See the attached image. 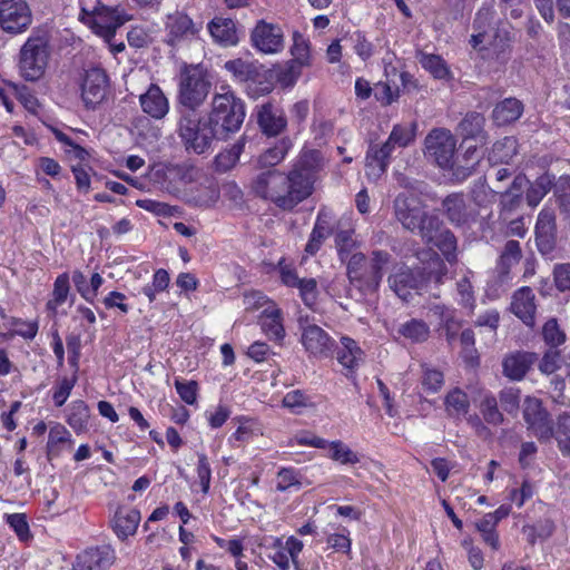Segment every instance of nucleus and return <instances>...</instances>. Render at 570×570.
Instances as JSON below:
<instances>
[{
	"label": "nucleus",
	"mask_w": 570,
	"mask_h": 570,
	"mask_svg": "<svg viewBox=\"0 0 570 570\" xmlns=\"http://www.w3.org/2000/svg\"><path fill=\"white\" fill-rule=\"evenodd\" d=\"M322 168L317 150L303 151L293 163L288 173L268 169L252 181L253 193L283 212H293L312 196Z\"/></svg>",
	"instance_id": "f257e3e1"
},
{
	"label": "nucleus",
	"mask_w": 570,
	"mask_h": 570,
	"mask_svg": "<svg viewBox=\"0 0 570 570\" xmlns=\"http://www.w3.org/2000/svg\"><path fill=\"white\" fill-rule=\"evenodd\" d=\"M206 117L223 138L227 139L230 134L240 129L245 120V102L236 96L229 85L223 83L216 87Z\"/></svg>",
	"instance_id": "f03ea898"
},
{
	"label": "nucleus",
	"mask_w": 570,
	"mask_h": 570,
	"mask_svg": "<svg viewBox=\"0 0 570 570\" xmlns=\"http://www.w3.org/2000/svg\"><path fill=\"white\" fill-rule=\"evenodd\" d=\"M391 262V255L385 250H373L371 259L361 252H355L347 261L346 274L354 286L364 294L377 291L385 268Z\"/></svg>",
	"instance_id": "7ed1b4c3"
},
{
	"label": "nucleus",
	"mask_w": 570,
	"mask_h": 570,
	"mask_svg": "<svg viewBox=\"0 0 570 570\" xmlns=\"http://www.w3.org/2000/svg\"><path fill=\"white\" fill-rule=\"evenodd\" d=\"M177 131L185 149L197 155L212 150L216 140H224L207 117H197L191 112L180 117Z\"/></svg>",
	"instance_id": "20e7f679"
},
{
	"label": "nucleus",
	"mask_w": 570,
	"mask_h": 570,
	"mask_svg": "<svg viewBox=\"0 0 570 570\" xmlns=\"http://www.w3.org/2000/svg\"><path fill=\"white\" fill-rule=\"evenodd\" d=\"M79 4L81 20L89 23L95 33L107 40H110L116 30L130 19L124 9L104 6L99 0H79Z\"/></svg>",
	"instance_id": "39448f33"
},
{
	"label": "nucleus",
	"mask_w": 570,
	"mask_h": 570,
	"mask_svg": "<svg viewBox=\"0 0 570 570\" xmlns=\"http://www.w3.org/2000/svg\"><path fill=\"white\" fill-rule=\"evenodd\" d=\"M49 59V40L46 33H32L20 49L19 69L27 81L42 77Z\"/></svg>",
	"instance_id": "423d86ee"
},
{
	"label": "nucleus",
	"mask_w": 570,
	"mask_h": 570,
	"mask_svg": "<svg viewBox=\"0 0 570 570\" xmlns=\"http://www.w3.org/2000/svg\"><path fill=\"white\" fill-rule=\"evenodd\" d=\"M210 90V81L200 66L184 68L179 77V102L195 110L203 105Z\"/></svg>",
	"instance_id": "0eeeda50"
},
{
	"label": "nucleus",
	"mask_w": 570,
	"mask_h": 570,
	"mask_svg": "<svg viewBox=\"0 0 570 570\" xmlns=\"http://www.w3.org/2000/svg\"><path fill=\"white\" fill-rule=\"evenodd\" d=\"M394 213L402 226L420 235L425 230L428 222L436 217L428 215L420 198L413 194L402 193L394 200Z\"/></svg>",
	"instance_id": "6e6552de"
},
{
	"label": "nucleus",
	"mask_w": 570,
	"mask_h": 570,
	"mask_svg": "<svg viewBox=\"0 0 570 570\" xmlns=\"http://www.w3.org/2000/svg\"><path fill=\"white\" fill-rule=\"evenodd\" d=\"M424 146L425 155L441 168L453 169L456 140L450 130L444 128L431 130L425 137Z\"/></svg>",
	"instance_id": "1a4fd4ad"
},
{
	"label": "nucleus",
	"mask_w": 570,
	"mask_h": 570,
	"mask_svg": "<svg viewBox=\"0 0 570 570\" xmlns=\"http://www.w3.org/2000/svg\"><path fill=\"white\" fill-rule=\"evenodd\" d=\"M32 22V13L26 0H0V27L12 35L24 32Z\"/></svg>",
	"instance_id": "9d476101"
},
{
	"label": "nucleus",
	"mask_w": 570,
	"mask_h": 570,
	"mask_svg": "<svg viewBox=\"0 0 570 570\" xmlns=\"http://www.w3.org/2000/svg\"><path fill=\"white\" fill-rule=\"evenodd\" d=\"M480 58L488 63V71L501 70L511 57V38L508 30L497 28L488 46L479 48Z\"/></svg>",
	"instance_id": "9b49d317"
},
{
	"label": "nucleus",
	"mask_w": 570,
	"mask_h": 570,
	"mask_svg": "<svg viewBox=\"0 0 570 570\" xmlns=\"http://www.w3.org/2000/svg\"><path fill=\"white\" fill-rule=\"evenodd\" d=\"M202 28V22H195L183 11H175L166 18V42L175 47L183 42L197 39Z\"/></svg>",
	"instance_id": "f8f14e48"
},
{
	"label": "nucleus",
	"mask_w": 570,
	"mask_h": 570,
	"mask_svg": "<svg viewBox=\"0 0 570 570\" xmlns=\"http://www.w3.org/2000/svg\"><path fill=\"white\" fill-rule=\"evenodd\" d=\"M523 419L528 430L540 441H549L553 436V426L549 413L537 397L528 396L523 403Z\"/></svg>",
	"instance_id": "ddd939ff"
},
{
	"label": "nucleus",
	"mask_w": 570,
	"mask_h": 570,
	"mask_svg": "<svg viewBox=\"0 0 570 570\" xmlns=\"http://www.w3.org/2000/svg\"><path fill=\"white\" fill-rule=\"evenodd\" d=\"M253 48L265 55H275L284 49V32L278 24L257 21L250 32Z\"/></svg>",
	"instance_id": "4468645a"
},
{
	"label": "nucleus",
	"mask_w": 570,
	"mask_h": 570,
	"mask_svg": "<svg viewBox=\"0 0 570 570\" xmlns=\"http://www.w3.org/2000/svg\"><path fill=\"white\" fill-rule=\"evenodd\" d=\"M108 77L101 68L86 71L81 83V99L87 109H95L106 98Z\"/></svg>",
	"instance_id": "2eb2a0df"
},
{
	"label": "nucleus",
	"mask_w": 570,
	"mask_h": 570,
	"mask_svg": "<svg viewBox=\"0 0 570 570\" xmlns=\"http://www.w3.org/2000/svg\"><path fill=\"white\" fill-rule=\"evenodd\" d=\"M421 236L426 244L436 247L449 263L456 259V238L451 230L441 226L438 218L428 222Z\"/></svg>",
	"instance_id": "dca6fc26"
},
{
	"label": "nucleus",
	"mask_w": 570,
	"mask_h": 570,
	"mask_svg": "<svg viewBox=\"0 0 570 570\" xmlns=\"http://www.w3.org/2000/svg\"><path fill=\"white\" fill-rule=\"evenodd\" d=\"M301 343L315 357H327L334 348V340L316 324L301 322Z\"/></svg>",
	"instance_id": "f3484780"
},
{
	"label": "nucleus",
	"mask_w": 570,
	"mask_h": 570,
	"mask_svg": "<svg viewBox=\"0 0 570 570\" xmlns=\"http://www.w3.org/2000/svg\"><path fill=\"white\" fill-rule=\"evenodd\" d=\"M449 222L458 227H469L476 220L478 210L463 194H451L442 202Z\"/></svg>",
	"instance_id": "a211bd4d"
},
{
	"label": "nucleus",
	"mask_w": 570,
	"mask_h": 570,
	"mask_svg": "<svg viewBox=\"0 0 570 570\" xmlns=\"http://www.w3.org/2000/svg\"><path fill=\"white\" fill-rule=\"evenodd\" d=\"M266 542L271 549L268 558L279 570H289L291 562L296 564L297 557L303 550V542L295 537H289L285 542L281 538L271 537Z\"/></svg>",
	"instance_id": "6ab92c4d"
},
{
	"label": "nucleus",
	"mask_w": 570,
	"mask_h": 570,
	"mask_svg": "<svg viewBox=\"0 0 570 570\" xmlns=\"http://www.w3.org/2000/svg\"><path fill=\"white\" fill-rule=\"evenodd\" d=\"M115 560L116 552L108 544L89 548L76 557L72 570H108Z\"/></svg>",
	"instance_id": "aec40b11"
},
{
	"label": "nucleus",
	"mask_w": 570,
	"mask_h": 570,
	"mask_svg": "<svg viewBox=\"0 0 570 570\" xmlns=\"http://www.w3.org/2000/svg\"><path fill=\"white\" fill-rule=\"evenodd\" d=\"M557 226L556 215L552 208L544 207L540 210L535 224V242L539 252L547 256L556 247Z\"/></svg>",
	"instance_id": "412c9836"
},
{
	"label": "nucleus",
	"mask_w": 570,
	"mask_h": 570,
	"mask_svg": "<svg viewBox=\"0 0 570 570\" xmlns=\"http://www.w3.org/2000/svg\"><path fill=\"white\" fill-rule=\"evenodd\" d=\"M511 312L527 326L532 327L535 322V295L529 286L517 289L512 295Z\"/></svg>",
	"instance_id": "4be33fe9"
},
{
	"label": "nucleus",
	"mask_w": 570,
	"mask_h": 570,
	"mask_svg": "<svg viewBox=\"0 0 570 570\" xmlns=\"http://www.w3.org/2000/svg\"><path fill=\"white\" fill-rule=\"evenodd\" d=\"M257 122L263 134L271 137L279 135L287 125L284 111L272 102L258 108Z\"/></svg>",
	"instance_id": "5701e85b"
},
{
	"label": "nucleus",
	"mask_w": 570,
	"mask_h": 570,
	"mask_svg": "<svg viewBox=\"0 0 570 570\" xmlns=\"http://www.w3.org/2000/svg\"><path fill=\"white\" fill-rule=\"evenodd\" d=\"M423 279L412 269L401 266L389 277L390 287L403 301H407L412 289H419Z\"/></svg>",
	"instance_id": "b1692460"
},
{
	"label": "nucleus",
	"mask_w": 570,
	"mask_h": 570,
	"mask_svg": "<svg viewBox=\"0 0 570 570\" xmlns=\"http://www.w3.org/2000/svg\"><path fill=\"white\" fill-rule=\"evenodd\" d=\"M141 515L137 509L118 508L111 520V527L121 541L134 535L138 529Z\"/></svg>",
	"instance_id": "393cba45"
},
{
	"label": "nucleus",
	"mask_w": 570,
	"mask_h": 570,
	"mask_svg": "<svg viewBox=\"0 0 570 570\" xmlns=\"http://www.w3.org/2000/svg\"><path fill=\"white\" fill-rule=\"evenodd\" d=\"M139 100L142 111L154 119H163L169 111L168 99L157 85H150Z\"/></svg>",
	"instance_id": "a878e982"
},
{
	"label": "nucleus",
	"mask_w": 570,
	"mask_h": 570,
	"mask_svg": "<svg viewBox=\"0 0 570 570\" xmlns=\"http://www.w3.org/2000/svg\"><path fill=\"white\" fill-rule=\"evenodd\" d=\"M259 324L265 335L274 341H282L285 336L282 311L276 304L265 307L259 317Z\"/></svg>",
	"instance_id": "bb28decb"
},
{
	"label": "nucleus",
	"mask_w": 570,
	"mask_h": 570,
	"mask_svg": "<svg viewBox=\"0 0 570 570\" xmlns=\"http://www.w3.org/2000/svg\"><path fill=\"white\" fill-rule=\"evenodd\" d=\"M333 232L332 216L325 209H321L317 214L316 222L311 233L309 239L306 244L305 252L314 255L318 252L324 239H326Z\"/></svg>",
	"instance_id": "cd10ccee"
},
{
	"label": "nucleus",
	"mask_w": 570,
	"mask_h": 570,
	"mask_svg": "<svg viewBox=\"0 0 570 570\" xmlns=\"http://www.w3.org/2000/svg\"><path fill=\"white\" fill-rule=\"evenodd\" d=\"M495 16V11L492 7H482L478 10L473 28L475 32L471 36L470 43L472 48L478 49L489 37L490 31H495L492 27V22Z\"/></svg>",
	"instance_id": "c85d7f7f"
},
{
	"label": "nucleus",
	"mask_w": 570,
	"mask_h": 570,
	"mask_svg": "<svg viewBox=\"0 0 570 570\" xmlns=\"http://www.w3.org/2000/svg\"><path fill=\"white\" fill-rule=\"evenodd\" d=\"M341 344L342 346L337 351V361L348 371V373H346V376H348L350 373H353L360 366L364 353L358 344L351 337L343 336Z\"/></svg>",
	"instance_id": "c756f323"
},
{
	"label": "nucleus",
	"mask_w": 570,
	"mask_h": 570,
	"mask_svg": "<svg viewBox=\"0 0 570 570\" xmlns=\"http://www.w3.org/2000/svg\"><path fill=\"white\" fill-rule=\"evenodd\" d=\"M214 40L223 46H235L238 42L235 22L230 18L215 17L208 23Z\"/></svg>",
	"instance_id": "7c9ffc66"
},
{
	"label": "nucleus",
	"mask_w": 570,
	"mask_h": 570,
	"mask_svg": "<svg viewBox=\"0 0 570 570\" xmlns=\"http://www.w3.org/2000/svg\"><path fill=\"white\" fill-rule=\"evenodd\" d=\"M532 364V355L528 353L517 352L504 357L502 366L503 374L514 381L524 377Z\"/></svg>",
	"instance_id": "2f4dec72"
},
{
	"label": "nucleus",
	"mask_w": 570,
	"mask_h": 570,
	"mask_svg": "<svg viewBox=\"0 0 570 570\" xmlns=\"http://www.w3.org/2000/svg\"><path fill=\"white\" fill-rule=\"evenodd\" d=\"M235 421L237 422L238 426L228 440L233 446L248 443L255 436L263 434L259 422L253 417L238 416L235 419Z\"/></svg>",
	"instance_id": "473e14b6"
},
{
	"label": "nucleus",
	"mask_w": 570,
	"mask_h": 570,
	"mask_svg": "<svg viewBox=\"0 0 570 570\" xmlns=\"http://www.w3.org/2000/svg\"><path fill=\"white\" fill-rule=\"evenodd\" d=\"M417 61L424 70L439 80H450L453 76L446 61L439 55L419 52Z\"/></svg>",
	"instance_id": "72a5a7b5"
},
{
	"label": "nucleus",
	"mask_w": 570,
	"mask_h": 570,
	"mask_svg": "<svg viewBox=\"0 0 570 570\" xmlns=\"http://www.w3.org/2000/svg\"><path fill=\"white\" fill-rule=\"evenodd\" d=\"M523 111V105L515 98H507L493 109V119L499 126L518 120Z\"/></svg>",
	"instance_id": "f704fd0d"
},
{
	"label": "nucleus",
	"mask_w": 570,
	"mask_h": 570,
	"mask_svg": "<svg viewBox=\"0 0 570 570\" xmlns=\"http://www.w3.org/2000/svg\"><path fill=\"white\" fill-rule=\"evenodd\" d=\"M224 68L240 83L256 81L259 76V69L255 63L239 58L226 61Z\"/></svg>",
	"instance_id": "c9c22d12"
},
{
	"label": "nucleus",
	"mask_w": 570,
	"mask_h": 570,
	"mask_svg": "<svg viewBox=\"0 0 570 570\" xmlns=\"http://www.w3.org/2000/svg\"><path fill=\"white\" fill-rule=\"evenodd\" d=\"M554 184V176L544 173L539 176L533 183L529 181L525 199L530 207H537L544 196L551 190Z\"/></svg>",
	"instance_id": "e433bc0d"
},
{
	"label": "nucleus",
	"mask_w": 570,
	"mask_h": 570,
	"mask_svg": "<svg viewBox=\"0 0 570 570\" xmlns=\"http://www.w3.org/2000/svg\"><path fill=\"white\" fill-rule=\"evenodd\" d=\"M444 406L450 417L460 419L466 415L470 410L468 394L459 387L451 390L444 397Z\"/></svg>",
	"instance_id": "4c0bfd02"
},
{
	"label": "nucleus",
	"mask_w": 570,
	"mask_h": 570,
	"mask_svg": "<svg viewBox=\"0 0 570 570\" xmlns=\"http://www.w3.org/2000/svg\"><path fill=\"white\" fill-rule=\"evenodd\" d=\"M390 159L384 157L379 145H371L365 157V174L370 179H379L387 169Z\"/></svg>",
	"instance_id": "58836bf2"
},
{
	"label": "nucleus",
	"mask_w": 570,
	"mask_h": 570,
	"mask_svg": "<svg viewBox=\"0 0 570 570\" xmlns=\"http://www.w3.org/2000/svg\"><path fill=\"white\" fill-rule=\"evenodd\" d=\"M69 293L70 276L68 273H62L55 279L51 298L46 304L47 311L55 315L58 307L67 302Z\"/></svg>",
	"instance_id": "ea45409f"
},
{
	"label": "nucleus",
	"mask_w": 570,
	"mask_h": 570,
	"mask_svg": "<svg viewBox=\"0 0 570 570\" xmlns=\"http://www.w3.org/2000/svg\"><path fill=\"white\" fill-rule=\"evenodd\" d=\"M89 417V407L83 401L77 400L70 404L67 422L77 434L87 431Z\"/></svg>",
	"instance_id": "a19ab883"
},
{
	"label": "nucleus",
	"mask_w": 570,
	"mask_h": 570,
	"mask_svg": "<svg viewBox=\"0 0 570 570\" xmlns=\"http://www.w3.org/2000/svg\"><path fill=\"white\" fill-rule=\"evenodd\" d=\"M397 334L412 343H422L429 338L430 328L424 321L411 318L400 324Z\"/></svg>",
	"instance_id": "79ce46f5"
},
{
	"label": "nucleus",
	"mask_w": 570,
	"mask_h": 570,
	"mask_svg": "<svg viewBox=\"0 0 570 570\" xmlns=\"http://www.w3.org/2000/svg\"><path fill=\"white\" fill-rule=\"evenodd\" d=\"M517 139L513 137H504L494 142L489 160L492 164H508L517 155Z\"/></svg>",
	"instance_id": "37998d69"
},
{
	"label": "nucleus",
	"mask_w": 570,
	"mask_h": 570,
	"mask_svg": "<svg viewBox=\"0 0 570 570\" xmlns=\"http://www.w3.org/2000/svg\"><path fill=\"white\" fill-rule=\"evenodd\" d=\"M483 420L491 425H500L503 422V414L498 407L497 397L489 391L481 392V401L479 404Z\"/></svg>",
	"instance_id": "c03bdc74"
},
{
	"label": "nucleus",
	"mask_w": 570,
	"mask_h": 570,
	"mask_svg": "<svg viewBox=\"0 0 570 570\" xmlns=\"http://www.w3.org/2000/svg\"><path fill=\"white\" fill-rule=\"evenodd\" d=\"M522 257L521 246L518 240H508L500 255L498 269L501 275H508L511 267L517 265Z\"/></svg>",
	"instance_id": "a18cd8bd"
},
{
	"label": "nucleus",
	"mask_w": 570,
	"mask_h": 570,
	"mask_svg": "<svg viewBox=\"0 0 570 570\" xmlns=\"http://www.w3.org/2000/svg\"><path fill=\"white\" fill-rule=\"evenodd\" d=\"M4 326L9 328V337L21 336L24 340H33L39 331V324L37 321H24L18 317L8 318V323Z\"/></svg>",
	"instance_id": "49530a36"
},
{
	"label": "nucleus",
	"mask_w": 570,
	"mask_h": 570,
	"mask_svg": "<svg viewBox=\"0 0 570 570\" xmlns=\"http://www.w3.org/2000/svg\"><path fill=\"white\" fill-rule=\"evenodd\" d=\"M289 148V140L283 139L278 141L275 146L268 148L258 157V165L262 168H269L278 165L281 161L284 160Z\"/></svg>",
	"instance_id": "de8ad7c7"
},
{
	"label": "nucleus",
	"mask_w": 570,
	"mask_h": 570,
	"mask_svg": "<svg viewBox=\"0 0 570 570\" xmlns=\"http://www.w3.org/2000/svg\"><path fill=\"white\" fill-rule=\"evenodd\" d=\"M326 449L328 450V458L341 464H356L360 462L358 455L340 440L327 441Z\"/></svg>",
	"instance_id": "09e8293b"
},
{
	"label": "nucleus",
	"mask_w": 570,
	"mask_h": 570,
	"mask_svg": "<svg viewBox=\"0 0 570 570\" xmlns=\"http://www.w3.org/2000/svg\"><path fill=\"white\" fill-rule=\"evenodd\" d=\"M49 130L59 142L67 147L66 153L72 155L75 158L81 161H85L89 158V153L83 147L75 142L71 137L63 132L61 129L49 126Z\"/></svg>",
	"instance_id": "8fccbe9b"
},
{
	"label": "nucleus",
	"mask_w": 570,
	"mask_h": 570,
	"mask_svg": "<svg viewBox=\"0 0 570 570\" xmlns=\"http://www.w3.org/2000/svg\"><path fill=\"white\" fill-rule=\"evenodd\" d=\"M63 443L72 444L71 434L63 425L56 424L49 431L47 443L49 455H58L60 453L59 445Z\"/></svg>",
	"instance_id": "3c124183"
},
{
	"label": "nucleus",
	"mask_w": 570,
	"mask_h": 570,
	"mask_svg": "<svg viewBox=\"0 0 570 570\" xmlns=\"http://www.w3.org/2000/svg\"><path fill=\"white\" fill-rule=\"evenodd\" d=\"M495 528L497 524L490 517L483 515L482 519L475 522V529L481 533L484 543L490 546L493 550L500 548V540Z\"/></svg>",
	"instance_id": "603ef678"
},
{
	"label": "nucleus",
	"mask_w": 570,
	"mask_h": 570,
	"mask_svg": "<svg viewBox=\"0 0 570 570\" xmlns=\"http://www.w3.org/2000/svg\"><path fill=\"white\" fill-rule=\"evenodd\" d=\"M421 384L426 393L435 394L444 384V375L436 368L423 366Z\"/></svg>",
	"instance_id": "864d4df0"
},
{
	"label": "nucleus",
	"mask_w": 570,
	"mask_h": 570,
	"mask_svg": "<svg viewBox=\"0 0 570 570\" xmlns=\"http://www.w3.org/2000/svg\"><path fill=\"white\" fill-rule=\"evenodd\" d=\"M302 485V474L294 468H282L276 475V490L285 492L293 487Z\"/></svg>",
	"instance_id": "5fc2aeb1"
},
{
	"label": "nucleus",
	"mask_w": 570,
	"mask_h": 570,
	"mask_svg": "<svg viewBox=\"0 0 570 570\" xmlns=\"http://www.w3.org/2000/svg\"><path fill=\"white\" fill-rule=\"evenodd\" d=\"M335 245L341 262L347 264L348 258L354 254L355 240L353 239V230H338L335 234Z\"/></svg>",
	"instance_id": "6e6d98bb"
},
{
	"label": "nucleus",
	"mask_w": 570,
	"mask_h": 570,
	"mask_svg": "<svg viewBox=\"0 0 570 570\" xmlns=\"http://www.w3.org/2000/svg\"><path fill=\"white\" fill-rule=\"evenodd\" d=\"M484 117L479 112H469L460 122L461 134L465 138H474L481 134L484 126Z\"/></svg>",
	"instance_id": "4d7b16f0"
},
{
	"label": "nucleus",
	"mask_w": 570,
	"mask_h": 570,
	"mask_svg": "<svg viewBox=\"0 0 570 570\" xmlns=\"http://www.w3.org/2000/svg\"><path fill=\"white\" fill-rule=\"evenodd\" d=\"M542 337L550 348H556L566 342V334L559 327L556 318L548 320L542 328Z\"/></svg>",
	"instance_id": "13d9d810"
},
{
	"label": "nucleus",
	"mask_w": 570,
	"mask_h": 570,
	"mask_svg": "<svg viewBox=\"0 0 570 570\" xmlns=\"http://www.w3.org/2000/svg\"><path fill=\"white\" fill-rule=\"evenodd\" d=\"M415 130L416 125L410 124V125H394L393 129L390 134L391 141H394V144L400 147L404 148L409 146L415 138Z\"/></svg>",
	"instance_id": "bf43d9fd"
},
{
	"label": "nucleus",
	"mask_w": 570,
	"mask_h": 570,
	"mask_svg": "<svg viewBox=\"0 0 570 570\" xmlns=\"http://www.w3.org/2000/svg\"><path fill=\"white\" fill-rule=\"evenodd\" d=\"M354 52L363 60L367 61L375 53V46L365 37L362 31H356L351 36Z\"/></svg>",
	"instance_id": "052dcab7"
},
{
	"label": "nucleus",
	"mask_w": 570,
	"mask_h": 570,
	"mask_svg": "<svg viewBox=\"0 0 570 570\" xmlns=\"http://www.w3.org/2000/svg\"><path fill=\"white\" fill-rule=\"evenodd\" d=\"M295 288L298 289L299 296L307 307H313L316 304L318 288L315 278H302Z\"/></svg>",
	"instance_id": "680f3d73"
},
{
	"label": "nucleus",
	"mask_w": 570,
	"mask_h": 570,
	"mask_svg": "<svg viewBox=\"0 0 570 570\" xmlns=\"http://www.w3.org/2000/svg\"><path fill=\"white\" fill-rule=\"evenodd\" d=\"M6 520L20 541H28L31 538L30 528L26 514H7Z\"/></svg>",
	"instance_id": "e2e57ef3"
},
{
	"label": "nucleus",
	"mask_w": 570,
	"mask_h": 570,
	"mask_svg": "<svg viewBox=\"0 0 570 570\" xmlns=\"http://www.w3.org/2000/svg\"><path fill=\"white\" fill-rule=\"evenodd\" d=\"M77 382V376L73 375L71 377H62L58 381L53 389L52 400L55 405L60 407L68 400L75 384Z\"/></svg>",
	"instance_id": "0e129e2a"
},
{
	"label": "nucleus",
	"mask_w": 570,
	"mask_h": 570,
	"mask_svg": "<svg viewBox=\"0 0 570 570\" xmlns=\"http://www.w3.org/2000/svg\"><path fill=\"white\" fill-rule=\"evenodd\" d=\"M529 184L528 178L520 174L514 177L511 187L504 193V198H509L504 200L505 205L510 208L515 207L521 199V194L525 185Z\"/></svg>",
	"instance_id": "69168bd1"
},
{
	"label": "nucleus",
	"mask_w": 570,
	"mask_h": 570,
	"mask_svg": "<svg viewBox=\"0 0 570 570\" xmlns=\"http://www.w3.org/2000/svg\"><path fill=\"white\" fill-rule=\"evenodd\" d=\"M375 99L383 106H389L399 98V88L389 82H377L374 88Z\"/></svg>",
	"instance_id": "338daca9"
},
{
	"label": "nucleus",
	"mask_w": 570,
	"mask_h": 570,
	"mask_svg": "<svg viewBox=\"0 0 570 570\" xmlns=\"http://www.w3.org/2000/svg\"><path fill=\"white\" fill-rule=\"evenodd\" d=\"M425 271L428 279L433 281L435 284H441L443 282V277L448 273V268L444 262L440 258V256L436 253L432 254Z\"/></svg>",
	"instance_id": "774afa93"
}]
</instances>
